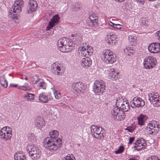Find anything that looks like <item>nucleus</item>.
Instances as JSON below:
<instances>
[{
    "label": "nucleus",
    "instance_id": "f257e3e1",
    "mask_svg": "<svg viewBox=\"0 0 160 160\" xmlns=\"http://www.w3.org/2000/svg\"><path fill=\"white\" fill-rule=\"evenodd\" d=\"M50 137L44 139V146L48 149L54 151L58 150L60 149L62 143V140L58 138L59 133L57 130H54L49 132Z\"/></svg>",
    "mask_w": 160,
    "mask_h": 160
},
{
    "label": "nucleus",
    "instance_id": "f03ea898",
    "mask_svg": "<svg viewBox=\"0 0 160 160\" xmlns=\"http://www.w3.org/2000/svg\"><path fill=\"white\" fill-rule=\"evenodd\" d=\"M130 109L129 104L126 101L122 106H120V108H115L111 111L112 118L118 121L123 120L126 117L125 112L128 111Z\"/></svg>",
    "mask_w": 160,
    "mask_h": 160
},
{
    "label": "nucleus",
    "instance_id": "7ed1b4c3",
    "mask_svg": "<svg viewBox=\"0 0 160 160\" xmlns=\"http://www.w3.org/2000/svg\"><path fill=\"white\" fill-rule=\"evenodd\" d=\"M58 48L62 52H68L74 48V44L71 40L65 38L59 39L57 42Z\"/></svg>",
    "mask_w": 160,
    "mask_h": 160
},
{
    "label": "nucleus",
    "instance_id": "20e7f679",
    "mask_svg": "<svg viewBox=\"0 0 160 160\" xmlns=\"http://www.w3.org/2000/svg\"><path fill=\"white\" fill-rule=\"evenodd\" d=\"M27 150L29 156L33 160L38 159L41 156V150L33 144H28L27 147Z\"/></svg>",
    "mask_w": 160,
    "mask_h": 160
},
{
    "label": "nucleus",
    "instance_id": "39448f33",
    "mask_svg": "<svg viewBox=\"0 0 160 160\" xmlns=\"http://www.w3.org/2000/svg\"><path fill=\"white\" fill-rule=\"evenodd\" d=\"M103 128L101 126H97L94 125H92L90 128L91 132L94 137L101 140L104 139V135L102 132Z\"/></svg>",
    "mask_w": 160,
    "mask_h": 160
},
{
    "label": "nucleus",
    "instance_id": "423d86ee",
    "mask_svg": "<svg viewBox=\"0 0 160 160\" xmlns=\"http://www.w3.org/2000/svg\"><path fill=\"white\" fill-rule=\"evenodd\" d=\"M103 61L107 63L112 64L116 61V57L109 50H105L103 52Z\"/></svg>",
    "mask_w": 160,
    "mask_h": 160
},
{
    "label": "nucleus",
    "instance_id": "0eeeda50",
    "mask_svg": "<svg viewBox=\"0 0 160 160\" xmlns=\"http://www.w3.org/2000/svg\"><path fill=\"white\" fill-rule=\"evenodd\" d=\"M157 63L156 58L152 56H148L144 59L143 66L147 69H150L153 68Z\"/></svg>",
    "mask_w": 160,
    "mask_h": 160
},
{
    "label": "nucleus",
    "instance_id": "6e6552de",
    "mask_svg": "<svg viewBox=\"0 0 160 160\" xmlns=\"http://www.w3.org/2000/svg\"><path fill=\"white\" fill-rule=\"evenodd\" d=\"M105 83L102 80L96 81L95 82L93 85V89L94 93L96 95H99L100 92H102L105 90Z\"/></svg>",
    "mask_w": 160,
    "mask_h": 160
},
{
    "label": "nucleus",
    "instance_id": "1a4fd4ad",
    "mask_svg": "<svg viewBox=\"0 0 160 160\" xmlns=\"http://www.w3.org/2000/svg\"><path fill=\"white\" fill-rule=\"evenodd\" d=\"M22 7L16 5H14L11 8V11L9 12L8 13V16L9 17L13 19H18V14L21 11Z\"/></svg>",
    "mask_w": 160,
    "mask_h": 160
},
{
    "label": "nucleus",
    "instance_id": "9d476101",
    "mask_svg": "<svg viewBox=\"0 0 160 160\" xmlns=\"http://www.w3.org/2000/svg\"><path fill=\"white\" fill-rule=\"evenodd\" d=\"M86 87L85 84L80 82L74 83L72 85L73 92L76 94H80L81 92L84 93Z\"/></svg>",
    "mask_w": 160,
    "mask_h": 160
},
{
    "label": "nucleus",
    "instance_id": "9b49d317",
    "mask_svg": "<svg viewBox=\"0 0 160 160\" xmlns=\"http://www.w3.org/2000/svg\"><path fill=\"white\" fill-rule=\"evenodd\" d=\"M131 107L135 108H136L142 107L145 105L144 101L138 97H134L130 102Z\"/></svg>",
    "mask_w": 160,
    "mask_h": 160
},
{
    "label": "nucleus",
    "instance_id": "f8f14e48",
    "mask_svg": "<svg viewBox=\"0 0 160 160\" xmlns=\"http://www.w3.org/2000/svg\"><path fill=\"white\" fill-rule=\"evenodd\" d=\"M60 17L58 15L54 16L48 22V25L46 28L47 30L49 31L52 29L54 26L58 23Z\"/></svg>",
    "mask_w": 160,
    "mask_h": 160
},
{
    "label": "nucleus",
    "instance_id": "ddd939ff",
    "mask_svg": "<svg viewBox=\"0 0 160 160\" xmlns=\"http://www.w3.org/2000/svg\"><path fill=\"white\" fill-rule=\"evenodd\" d=\"M38 4L34 0H30L27 8V12L32 13L35 11L37 9Z\"/></svg>",
    "mask_w": 160,
    "mask_h": 160
},
{
    "label": "nucleus",
    "instance_id": "4468645a",
    "mask_svg": "<svg viewBox=\"0 0 160 160\" xmlns=\"http://www.w3.org/2000/svg\"><path fill=\"white\" fill-rule=\"evenodd\" d=\"M149 51L152 53L160 52V43L153 42L150 44L148 47Z\"/></svg>",
    "mask_w": 160,
    "mask_h": 160
},
{
    "label": "nucleus",
    "instance_id": "2eb2a0df",
    "mask_svg": "<svg viewBox=\"0 0 160 160\" xmlns=\"http://www.w3.org/2000/svg\"><path fill=\"white\" fill-rule=\"evenodd\" d=\"M148 128H150L154 132V133H157L159 130L160 125L157 121H153L150 122L148 124Z\"/></svg>",
    "mask_w": 160,
    "mask_h": 160
},
{
    "label": "nucleus",
    "instance_id": "dca6fc26",
    "mask_svg": "<svg viewBox=\"0 0 160 160\" xmlns=\"http://www.w3.org/2000/svg\"><path fill=\"white\" fill-rule=\"evenodd\" d=\"M98 17L96 14L92 13L89 15V18L90 20L89 25L92 27H97L98 26Z\"/></svg>",
    "mask_w": 160,
    "mask_h": 160
},
{
    "label": "nucleus",
    "instance_id": "f3484780",
    "mask_svg": "<svg viewBox=\"0 0 160 160\" xmlns=\"http://www.w3.org/2000/svg\"><path fill=\"white\" fill-rule=\"evenodd\" d=\"M52 67L53 68V72L55 74L59 75H62L64 73V70L62 68L58 66L55 63L52 64Z\"/></svg>",
    "mask_w": 160,
    "mask_h": 160
},
{
    "label": "nucleus",
    "instance_id": "a211bd4d",
    "mask_svg": "<svg viewBox=\"0 0 160 160\" xmlns=\"http://www.w3.org/2000/svg\"><path fill=\"white\" fill-rule=\"evenodd\" d=\"M92 63L91 59L88 57L83 58L82 60L81 66L85 68L90 67Z\"/></svg>",
    "mask_w": 160,
    "mask_h": 160
},
{
    "label": "nucleus",
    "instance_id": "6ab92c4d",
    "mask_svg": "<svg viewBox=\"0 0 160 160\" xmlns=\"http://www.w3.org/2000/svg\"><path fill=\"white\" fill-rule=\"evenodd\" d=\"M78 50L79 51V55L81 56L87 57L88 55H91V53L90 52H89L88 49H86V48L83 47H81L79 48Z\"/></svg>",
    "mask_w": 160,
    "mask_h": 160
},
{
    "label": "nucleus",
    "instance_id": "aec40b11",
    "mask_svg": "<svg viewBox=\"0 0 160 160\" xmlns=\"http://www.w3.org/2000/svg\"><path fill=\"white\" fill-rule=\"evenodd\" d=\"M38 97L39 100L43 103L47 102L49 99H51L50 95H46L43 92L40 93Z\"/></svg>",
    "mask_w": 160,
    "mask_h": 160
},
{
    "label": "nucleus",
    "instance_id": "412c9836",
    "mask_svg": "<svg viewBox=\"0 0 160 160\" xmlns=\"http://www.w3.org/2000/svg\"><path fill=\"white\" fill-rule=\"evenodd\" d=\"M151 99H149V100L151 103L153 104V105L155 107H158L160 106V100L159 99V98H157V97H153Z\"/></svg>",
    "mask_w": 160,
    "mask_h": 160
},
{
    "label": "nucleus",
    "instance_id": "4be33fe9",
    "mask_svg": "<svg viewBox=\"0 0 160 160\" xmlns=\"http://www.w3.org/2000/svg\"><path fill=\"white\" fill-rule=\"evenodd\" d=\"M36 124L37 127H42L45 125V122L43 118L41 117H38L36 119Z\"/></svg>",
    "mask_w": 160,
    "mask_h": 160
},
{
    "label": "nucleus",
    "instance_id": "5701e85b",
    "mask_svg": "<svg viewBox=\"0 0 160 160\" xmlns=\"http://www.w3.org/2000/svg\"><path fill=\"white\" fill-rule=\"evenodd\" d=\"M125 102L124 101L123 98L122 96H120L118 97L117 98L116 101V108H120V106H122V104H123L124 102Z\"/></svg>",
    "mask_w": 160,
    "mask_h": 160
},
{
    "label": "nucleus",
    "instance_id": "b1692460",
    "mask_svg": "<svg viewBox=\"0 0 160 160\" xmlns=\"http://www.w3.org/2000/svg\"><path fill=\"white\" fill-rule=\"evenodd\" d=\"M15 160H26V158L23 154L17 152L14 156Z\"/></svg>",
    "mask_w": 160,
    "mask_h": 160
},
{
    "label": "nucleus",
    "instance_id": "393cba45",
    "mask_svg": "<svg viewBox=\"0 0 160 160\" xmlns=\"http://www.w3.org/2000/svg\"><path fill=\"white\" fill-rule=\"evenodd\" d=\"M0 82L4 88H6L8 86V82L5 78V76L3 75L0 77Z\"/></svg>",
    "mask_w": 160,
    "mask_h": 160
},
{
    "label": "nucleus",
    "instance_id": "a878e982",
    "mask_svg": "<svg viewBox=\"0 0 160 160\" xmlns=\"http://www.w3.org/2000/svg\"><path fill=\"white\" fill-rule=\"evenodd\" d=\"M8 130L7 131L6 134V138L5 139L7 140L8 139H10L12 136V128L9 127H8Z\"/></svg>",
    "mask_w": 160,
    "mask_h": 160
},
{
    "label": "nucleus",
    "instance_id": "bb28decb",
    "mask_svg": "<svg viewBox=\"0 0 160 160\" xmlns=\"http://www.w3.org/2000/svg\"><path fill=\"white\" fill-rule=\"evenodd\" d=\"M23 98L28 100H33L34 99V95L33 94L28 93L25 95Z\"/></svg>",
    "mask_w": 160,
    "mask_h": 160
},
{
    "label": "nucleus",
    "instance_id": "cd10ccee",
    "mask_svg": "<svg viewBox=\"0 0 160 160\" xmlns=\"http://www.w3.org/2000/svg\"><path fill=\"white\" fill-rule=\"evenodd\" d=\"M137 140H136V142L134 143L135 146H134V147L135 149L138 151L141 150L143 148H144L145 147H144V146H143L142 145H141V144L140 143H139V144H138L137 143Z\"/></svg>",
    "mask_w": 160,
    "mask_h": 160
},
{
    "label": "nucleus",
    "instance_id": "c85d7f7f",
    "mask_svg": "<svg viewBox=\"0 0 160 160\" xmlns=\"http://www.w3.org/2000/svg\"><path fill=\"white\" fill-rule=\"evenodd\" d=\"M81 7V5H79L78 3H75V4L73 5L72 10L73 11H78L80 10Z\"/></svg>",
    "mask_w": 160,
    "mask_h": 160
},
{
    "label": "nucleus",
    "instance_id": "c756f323",
    "mask_svg": "<svg viewBox=\"0 0 160 160\" xmlns=\"http://www.w3.org/2000/svg\"><path fill=\"white\" fill-rule=\"evenodd\" d=\"M110 70L111 71L109 74V77H110V78H115L116 75L118 74V73L115 72L114 71L115 70L114 68L110 69Z\"/></svg>",
    "mask_w": 160,
    "mask_h": 160
},
{
    "label": "nucleus",
    "instance_id": "7c9ffc66",
    "mask_svg": "<svg viewBox=\"0 0 160 160\" xmlns=\"http://www.w3.org/2000/svg\"><path fill=\"white\" fill-rule=\"evenodd\" d=\"M137 140V143L138 144H139V143H140L141 144V145H142L143 146H144V147H145L147 145V144L146 143V141L143 138H140L139 139H138Z\"/></svg>",
    "mask_w": 160,
    "mask_h": 160
},
{
    "label": "nucleus",
    "instance_id": "2f4dec72",
    "mask_svg": "<svg viewBox=\"0 0 160 160\" xmlns=\"http://www.w3.org/2000/svg\"><path fill=\"white\" fill-rule=\"evenodd\" d=\"M109 24L110 25L112 26V27L118 29H121L122 26V25L120 24H116L112 22H109Z\"/></svg>",
    "mask_w": 160,
    "mask_h": 160
},
{
    "label": "nucleus",
    "instance_id": "473e14b6",
    "mask_svg": "<svg viewBox=\"0 0 160 160\" xmlns=\"http://www.w3.org/2000/svg\"><path fill=\"white\" fill-rule=\"evenodd\" d=\"M124 150V148L123 146H120L118 149L115 151V153L117 154L122 153Z\"/></svg>",
    "mask_w": 160,
    "mask_h": 160
},
{
    "label": "nucleus",
    "instance_id": "72a5a7b5",
    "mask_svg": "<svg viewBox=\"0 0 160 160\" xmlns=\"http://www.w3.org/2000/svg\"><path fill=\"white\" fill-rule=\"evenodd\" d=\"M53 93L55 98L57 99H59L61 97L60 93L57 91H55L53 89Z\"/></svg>",
    "mask_w": 160,
    "mask_h": 160
},
{
    "label": "nucleus",
    "instance_id": "f704fd0d",
    "mask_svg": "<svg viewBox=\"0 0 160 160\" xmlns=\"http://www.w3.org/2000/svg\"><path fill=\"white\" fill-rule=\"evenodd\" d=\"M149 99L152 98V97L153 96L154 97V98L155 97H157V98H159V96L158 94V93H155L153 92H151V93H150L148 95Z\"/></svg>",
    "mask_w": 160,
    "mask_h": 160
},
{
    "label": "nucleus",
    "instance_id": "c9c22d12",
    "mask_svg": "<svg viewBox=\"0 0 160 160\" xmlns=\"http://www.w3.org/2000/svg\"><path fill=\"white\" fill-rule=\"evenodd\" d=\"M28 138L29 140L32 142L35 140V135L33 133H30L28 134Z\"/></svg>",
    "mask_w": 160,
    "mask_h": 160
},
{
    "label": "nucleus",
    "instance_id": "e433bc0d",
    "mask_svg": "<svg viewBox=\"0 0 160 160\" xmlns=\"http://www.w3.org/2000/svg\"><path fill=\"white\" fill-rule=\"evenodd\" d=\"M24 3V2L22 0H16L14 4L15 5H18L20 7H22Z\"/></svg>",
    "mask_w": 160,
    "mask_h": 160
},
{
    "label": "nucleus",
    "instance_id": "4c0bfd02",
    "mask_svg": "<svg viewBox=\"0 0 160 160\" xmlns=\"http://www.w3.org/2000/svg\"><path fill=\"white\" fill-rule=\"evenodd\" d=\"M38 86L39 88H42L43 89H46V84L43 81L40 82L38 83Z\"/></svg>",
    "mask_w": 160,
    "mask_h": 160
},
{
    "label": "nucleus",
    "instance_id": "58836bf2",
    "mask_svg": "<svg viewBox=\"0 0 160 160\" xmlns=\"http://www.w3.org/2000/svg\"><path fill=\"white\" fill-rule=\"evenodd\" d=\"M135 129V127L133 125L127 127L125 130L128 131L129 132H132Z\"/></svg>",
    "mask_w": 160,
    "mask_h": 160
},
{
    "label": "nucleus",
    "instance_id": "ea45409f",
    "mask_svg": "<svg viewBox=\"0 0 160 160\" xmlns=\"http://www.w3.org/2000/svg\"><path fill=\"white\" fill-rule=\"evenodd\" d=\"M145 130L146 132L148 134H152L153 133H154V132H153V130L151 128H148V126L146 127Z\"/></svg>",
    "mask_w": 160,
    "mask_h": 160
},
{
    "label": "nucleus",
    "instance_id": "a19ab883",
    "mask_svg": "<svg viewBox=\"0 0 160 160\" xmlns=\"http://www.w3.org/2000/svg\"><path fill=\"white\" fill-rule=\"evenodd\" d=\"M110 38V40L112 41V44H113V43H115V41H117V38H114V35L111 36L110 35L109 36Z\"/></svg>",
    "mask_w": 160,
    "mask_h": 160
},
{
    "label": "nucleus",
    "instance_id": "79ce46f5",
    "mask_svg": "<svg viewBox=\"0 0 160 160\" xmlns=\"http://www.w3.org/2000/svg\"><path fill=\"white\" fill-rule=\"evenodd\" d=\"M33 78L34 80L33 81V83L35 84H36L40 80V79L37 76H34Z\"/></svg>",
    "mask_w": 160,
    "mask_h": 160
},
{
    "label": "nucleus",
    "instance_id": "37998d69",
    "mask_svg": "<svg viewBox=\"0 0 160 160\" xmlns=\"http://www.w3.org/2000/svg\"><path fill=\"white\" fill-rule=\"evenodd\" d=\"M0 136L1 138L5 139L6 137L5 132H3V131H2V130H0Z\"/></svg>",
    "mask_w": 160,
    "mask_h": 160
},
{
    "label": "nucleus",
    "instance_id": "c03bdc74",
    "mask_svg": "<svg viewBox=\"0 0 160 160\" xmlns=\"http://www.w3.org/2000/svg\"><path fill=\"white\" fill-rule=\"evenodd\" d=\"M73 156V155L71 154L70 156L69 154H68L67 156L64 158L63 160H72L73 159L71 158V156Z\"/></svg>",
    "mask_w": 160,
    "mask_h": 160
},
{
    "label": "nucleus",
    "instance_id": "a18cd8bd",
    "mask_svg": "<svg viewBox=\"0 0 160 160\" xmlns=\"http://www.w3.org/2000/svg\"><path fill=\"white\" fill-rule=\"evenodd\" d=\"M20 88L21 90H22L24 91L30 90L31 89V88H29L28 87H27L24 86H22L20 87Z\"/></svg>",
    "mask_w": 160,
    "mask_h": 160
},
{
    "label": "nucleus",
    "instance_id": "49530a36",
    "mask_svg": "<svg viewBox=\"0 0 160 160\" xmlns=\"http://www.w3.org/2000/svg\"><path fill=\"white\" fill-rule=\"evenodd\" d=\"M128 39L131 42H135L136 41V38L135 37H132V36H130V35L128 37Z\"/></svg>",
    "mask_w": 160,
    "mask_h": 160
},
{
    "label": "nucleus",
    "instance_id": "de8ad7c7",
    "mask_svg": "<svg viewBox=\"0 0 160 160\" xmlns=\"http://www.w3.org/2000/svg\"><path fill=\"white\" fill-rule=\"evenodd\" d=\"M135 139V138L134 137H130L129 138V141L128 143V144H131L132 142H133V141H134V139Z\"/></svg>",
    "mask_w": 160,
    "mask_h": 160
},
{
    "label": "nucleus",
    "instance_id": "09e8293b",
    "mask_svg": "<svg viewBox=\"0 0 160 160\" xmlns=\"http://www.w3.org/2000/svg\"><path fill=\"white\" fill-rule=\"evenodd\" d=\"M147 160H160V159L158 157L153 156V157L148 158Z\"/></svg>",
    "mask_w": 160,
    "mask_h": 160
},
{
    "label": "nucleus",
    "instance_id": "8fccbe9b",
    "mask_svg": "<svg viewBox=\"0 0 160 160\" xmlns=\"http://www.w3.org/2000/svg\"><path fill=\"white\" fill-rule=\"evenodd\" d=\"M144 117L145 116L144 115H141L139 116L138 118V119H139L140 120L144 121Z\"/></svg>",
    "mask_w": 160,
    "mask_h": 160
},
{
    "label": "nucleus",
    "instance_id": "3c124183",
    "mask_svg": "<svg viewBox=\"0 0 160 160\" xmlns=\"http://www.w3.org/2000/svg\"><path fill=\"white\" fill-rule=\"evenodd\" d=\"M138 123L140 125H143L144 124V121L142 120H140L139 119H138Z\"/></svg>",
    "mask_w": 160,
    "mask_h": 160
},
{
    "label": "nucleus",
    "instance_id": "603ef678",
    "mask_svg": "<svg viewBox=\"0 0 160 160\" xmlns=\"http://www.w3.org/2000/svg\"><path fill=\"white\" fill-rule=\"evenodd\" d=\"M8 127H4L2 128L1 130H2V131H4L5 132H5L6 133L7 132V131L8 130Z\"/></svg>",
    "mask_w": 160,
    "mask_h": 160
},
{
    "label": "nucleus",
    "instance_id": "864d4df0",
    "mask_svg": "<svg viewBox=\"0 0 160 160\" xmlns=\"http://www.w3.org/2000/svg\"><path fill=\"white\" fill-rule=\"evenodd\" d=\"M128 48H129V47L127 48H126V49L127 50L128 52H129L131 53H133L134 52H133V50H132V49H128Z\"/></svg>",
    "mask_w": 160,
    "mask_h": 160
},
{
    "label": "nucleus",
    "instance_id": "5fc2aeb1",
    "mask_svg": "<svg viewBox=\"0 0 160 160\" xmlns=\"http://www.w3.org/2000/svg\"><path fill=\"white\" fill-rule=\"evenodd\" d=\"M106 42L108 43V44H112V42H111L112 41H111L110 38H108L106 40Z\"/></svg>",
    "mask_w": 160,
    "mask_h": 160
},
{
    "label": "nucleus",
    "instance_id": "6e6d98bb",
    "mask_svg": "<svg viewBox=\"0 0 160 160\" xmlns=\"http://www.w3.org/2000/svg\"><path fill=\"white\" fill-rule=\"evenodd\" d=\"M71 36L72 37H75V38H72V40L74 41H76L77 39V36L74 34H72L71 35Z\"/></svg>",
    "mask_w": 160,
    "mask_h": 160
},
{
    "label": "nucleus",
    "instance_id": "4d7b16f0",
    "mask_svg": "<svg viewBox=\"0 0 160 160\" xmlns=\"http://www.w3.org/2000/svg\"><path fill=\"white\" fill-rule=\"evenodd\" d=\"M155 35L157 36L158 37H160V30L157 31L155 33Z\"/></svg>",
    "mask_w": 160,
    "mask_h": 160
},
{
    "label": "nucleus",
    "instance_id": "13d9d810",
    "mask_svg": "<svg viewBox=\"0 0 160 160\" xmlns=\"http://www.w3.org/2000/svg\"><path fill=\"white\" fill-rule=\"evenodd\" d=\"M18 86V84H10V87H17Z\"/></svg>",
    "mask_w": 160,
    "mask_h": 160
},
{
    "label": "nucleus",
    "instance_id": "bf43d9fd",
    "mask_svg": "<svg viewBox=\"0 0 160 160\" xmlns=\"http://www.w3.org/2000/svg\"><path fill=\"white\" fill-rule=\"evenodd\" d=\"M128 160H138V159L136 158L135 157H132L129 158Z\"/></svg>",
    "mask_w": 160,
    "mask_h": 160
},
{
    "label": "nucleus",
    "instance_id": "052dcab7",
    "mask_svg": "<svg viewBox=\"0 0 160 160\" xmlns=\"http://www.w3.org/2000/svg\"><path fill=\"white\" fill-rule=\"evenodd\" d=\"M23 78L26 80H27V79H28L27 78V77L26 76H25L23 77Z\"/></svg>",
    "mask_w": 160,
    "mask_h": 160
},
{
    "label": "nucleus",
    "instance_id": "680f3d73",
    "mask_svg": "<svg viewBox=\"0 0 160 160\" xmlns=\"http://www.w3.org/2000/svg\"><path fill=\"white\" fill-rule=\"evenodd\" d=\"M138 2H144L145 0H138Z\"/></svg>",
    "mask_w": 160,
    "mask_h": 160
},
{
    "label": "nucleus",
    "instance_id": "e2e57ef3",
    "mask_svg": "<svg viewBox=\"0 0 160 160\" xmlns=\"http://www.w3.org/2000/svg\"><path fill=\"white\" fill-rule=\"evenodd\" d=\"M158 40L160 41V37L158 38Z\"/></svg>",
    "mask_w": 160,
    "mask_h": 160
},
{
    "label": "nucleus",
    "instance_id": "0e129e2a",
    "mask_svg": "<svg viewBox=\"0 0 160 160\" xmlns=\"http://www.w3.org/2000/svg\"><path fill=\"white\" fill-rule=\"evenodd\" d=\"M128 49H131V47H130V48H129Z\"/></svg>",
    "mask_w": 160,
    "mask_h": 160
},
{
    "label": "nucleus",
    "instance_id": "69168bd1",
    "mask_svg": "<svg viewBox=\"0 0 160 160\" xmlns=\"http://www.w3.org/2000/svg\"><path fill=\"white\" fill-rule=\"evenodd\" d=\"M74 38H75V37H73Z\"/></svg>",
    "mask_w": 160,
    "mask_h": 160
},
{
    "label": "nucleus",
    "instance_id": "338daca9",
    "mask_svg": "<svg viewBox=\"0 0 160 160\" xmlns=\"http://www.w3.org/2000/svg\"><path fill=\"white\" fill-rule=\"evenodd\" d=\"M60 104H62V103H61Z\"/></svg>",
    "mask_w": 160,
    "mask_h": 160
}]
</instances>
